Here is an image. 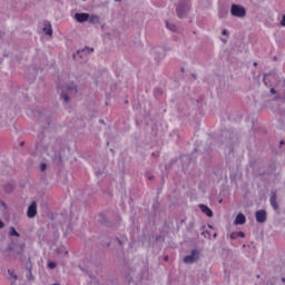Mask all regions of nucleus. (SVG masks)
Instances as JSON below:
<instances>
[{"mask_svg":"<svg viewBox=\"0 0 285 285\" xmlns=\"http://www.w3.org/2000/svg\"><path fill=\"white\" fill-rule=\"evenodd\" d=\"M61 91V99H63L65 104H68L70 101V98L68 95H77V86L72 85L71 87H62L60 88Z\"/></svg>","mask_w":285,"mask_h":285,"instance_id":"obj_1","label":"nucleus"},{"mask_svg":"<svg viewBox=\"0 0 285 285\" xmlns=\"http://www.w3.org/2000/svg\"><path fill=\"white\" fill-rule=\"evenodd\" d=\"M230 13L233 17L244 18L246 17V9L238 4H232Z\"/></svg>","mask_w":285,"mask_h":285,"instance_id":"obj_2","label":"nucleus"},{"mask_svg":"<svg viewBox=\"0 0 285 285\" xmlns=\"http://www.w3.org/2000/svg\"><path fill=\"white\" fill-rule=\"evenodd\" d=\"M197 259H199V253L197 250H191L190 255L185 256L184 262L185 264H194Z\"/></svg>","mask_w":285,"mask_h":285,"instance_id":"obj_3","label":"nucleus"},{"mask_svg":"<svg viewBox=\"0 0 285 285\" xmlns=\"http://www.w3.org/2000/svg\"><path fill=\"white\" fill-rule=\"evenodd\" d=\"M255 217H256V222H258V224H264V222H266V210L264 209H259L255 213Z\"/></svg>","mask_w":285,"mask_h":285,"instance_id":"obj_4","label":"nucleus"},{"mask_svg":"<svg viewBox=\"0 0 285 285\" xmlns=\"http://www.w3.org/2000/svg\"><path fill=\"white\" fill-rule=\"evenodd\" d=\"M27 215L30 219L37 216V203L32 202L27 210Z\"/></svg>","mask_w":285,"mask_h":285,"instance_id":"obj_5","label":"nucleus"},{"mask_svg":"<svg viewBox=\"0 0 285 285\" xmlns=\"http://www.w3.org/2000/svg\"><path fill=\"white\" fill-rule=\"evenodd\" d=\"M90 18L89 13H76L75 19L78 21V23H85V21H88Z\"/></svg>","mask_w":285,"mask_h":285,"instance_id":"obj_6","label":"nucleus"},{"mask_svg":"<svg viewBox=\"0 0 285 285\" xmlns=\"http://www.w3.org/2000/svg\"><path fill=\"white\" fill-rule=\"evenodd\" d=\"M235 224H236V226H242V225L246 224V216H244V214H238L236 216Z\"/></svg>","mask_w":285,"mask_h":285,"instance_id":"obj_7","label":"nucleus"},{"mask_svg":"<svg viewBox=\"0 0 285 285\" xmlns=\"http://www.w3.org/2000/svg\"><path fill=\"white\" fill-rule=\"evenodd\" d=\"M176 12H177L178 17L181 19L184 17V12H188V6L184 7V6L179 4L176 9Z\"/></svg>","mask_w":285,"mask_h":285,"instance_id":"obj_8","label":"nucleus"},{"mask_svg":"<svg viewBox=\"0 0 285 285\" xmlns=\"http://www.w3.org/2000/svg\"><path fill=\"white\" fill-rule=\"evenodd\" d=\"M199 208L204 215H207V217H213V210L208 206L199 205Z\"/></svg>","mask_w":285,"mask_h":285,"instance_id":"obj_9","label":"nucleus"},{"mask_svg":"<svg viewBox=\"0 0 285 285\" xmlns=\"http://www.w3.org/2000/svg\"><path fill=\"white\" fill-rule=\"evenodd\" d=\"M88 19H89V23L96 24V23H100L101 22V18L99 16H97V14H91V16H89Z\"/></svg>","mask_w":285,"mask_h":285,"instance_id":"obj_10","label":"nucleus"},{"mask_svg":"<svg viewBox=\"0 0 285 285\" xmlns=\"http://www.w3.org/2000/svg\"><path fill=\"white\" fill-rule=\"evenodd\" d=\"M271 206L273 207L274 210H277L278 206H277V196L274 194L271 196Z\"/></svg>","mask_w":285,"mask_h":285,"instance_id":"obj_11","label":"nucleus"},{"mask_svg":"<svg viewBox=\"0 0 285 285\" xmlns=\"http://www.w3.org/2000/svg\"><path fill=\"white\" fill-rule=\"evenodd\" d=\"M86 52H87V55H90V52H95V49L86 47L81 51H78L77 55H80V57H81V55H86Z\"/></svg>","mask_w":285,"mask_h":285,"instance_id":"obj_12","label":"nucleus"},{"mask_svg":"<svg viewBox=\"0 0 285 285\" xmlns=\"http://www.w3.org/2000/svg\"><path fill=\"white\" fill-rule=\"evenodd\" d=\"M45 35H48V37H52V26L49 23L43 28Z\"/></svg>","mask_w":285,"mask_h":285,"instance_id":"obj_13","label":"nucleus"},{"mask_svg":"<svg viewBox=\"0 0 285 285\" xmlns=\"http://www.w3.org/2000/svg\"><path fill=\"white\" fill-rule=\"evenodd\" d=\"M9 235L11 237H20V235L18 234L17 229H14V227H10Z\"/></svg>","mask_w":285,"mask_h":285,"instance_id":"obj_14","label":"nucleus"},{"mask_svg":"<svg viewBox=\"0 0 285 285\" xmlns=\"http://www.w3.org/2000/svg\"><path fill=\"white\" fill-rule=\"evenodd\" d=\"M166 27L168 30H171V32H175L177 30V27L175 24H170L168 21H166Z\"/></svg>","mask_w":285,"mask_h":285,"instance_id":"obj_15","label":"nucleus"},{"mask_svg":"<svg viewBox=\"0 0 285 285\" xmlns=\"http://www.w3.org/2000/svg\"><path fill=\"white\" fill-rule=\"evenodd\" d=\"M48 268H50V269L57 268V263H55V262H49V263H48Z\"/></svg>","mask_w":285,"mask_h":285,"instance_id":"obj_16","label":"nucleus"},{"mask_svg":"<svg viewBox=\"0 0 285 285\" xmlns=\"http://www.w3.org/2000/svg\"><path fill=\"white\" fill-rule=\"evenodd\" d=\"M46 168H48V166L46 165V163H42L40 165V170L43 173V170H46Z\"/></svg>","mask_w":285,"mask_h":285,"instance_id":"obj_17","label":"nucleus"},{"mask_svg":"<svg viewBox=\"0 0 285 285\" xmlns=\"http://www.w3.org/2000/svg\"><path fill=\"white\" fill-rule=\"evenodd\" d=\"M10 277H13V279H17V275H14V272H12L11 269L8 271Z\"/></svg>","mask_w":285,"mask_h":285,"instance_id":"obj_18","label":"nucleus"},{"mask_svg":"<svg viewBox=\"0 0 285 285\" xmlns=\"http://www.w3.org/2000/svg\"><path fill=\"white\" fill-rule=\"evenodd\" d=\"M236 236H238V237H246V234H244V232H236Z\"/></svg>","mask_w":285,"mask_h":285,"instance_id":"obj_19","label":"nucleus"},{"mask_svg":"<svg viewBox=\"0 0 285 285\" xmlns=\"http://www.w3.org/2000/svg\"><path fill=\"white\" fill-rule=\"evenodd\" d=\"M237 237H238V236H237V233H232V234H230V239H237Z\"/></svg>","mask_w":285,"mask_h":285,"instance_id":"obj_20","label":"nucleus"},{"mask_svg":"<svg viewBox=\"0 0 285 285\" xmlns=\"http://www.w3.org/2000/svg\"><path fill=\"white\" fill-rule=\"evenodd\" d=\"M281 26H283V28H285V14L283 16V19L281 21Z\"/></svg>","mask_w":285,"mask_h":285,"instance_id":"obj_21","label":"nucleus"},{"mask_svg":"<svg viewBox=\"0 0 285 285\" xmlns=\"http://www.w3.org/2000/svg\"><path fill=\"white\" fill-rule=\"evenodd\" d=\"M271 92H272V95H275V92H277V91H275V89H271Z\"/></svg>","mask_w":285,"mask_h":285,"instance_id":"obj_22","label":"nucleus"},{"mask_svg":"<svg viewBox=\"0 0 285 285\" xmlns=\"http://www.w3.org/2000/svg\"><path fill=\"white\" fill-rule=\"evenodd\" d=\"M223 35H228V31L227 30H223Z\"/></svg>","mask_w":285,"mask_h":285,"instance_id":"obj_23","label":"nucleus"},{"mask_svg":"<svg viewBox=\"0 0 285 285\" xmlns=\"http://www.w3.org/2000/svg\"><path fill=\"white\" fill-rule=\"evenodd\" d=\"M0 228H3V222L0 220Z\"/></svg>","mask_w":285,"mask_h":285,"instance_id":"obj_24","label":"nucleus"},{"mask_svg":"<svg viewBox=\"0 0 285 285\" xmlns=\"http://www.w3.org/2000/svg\"><path fill=\"white\" fill-rule=\"evenodd\" d=\"M164 259H165V262H168V256H165V258H164Z\"/></svg>","mask_w":285,"mask_h":285,"instance_id":"obj_25","label":"nucleus"},{"mask_svg":"<svg viewBox=\"0 0 285 285\" xmlns=\"http://www.w3.org/2000/svg\"><path fill=\"white\" fill-rule=\"evenodd\" d=\"M281 146H284V140L281 141Z\"/></svg>","mask_w":285,"mask_h":285,"instance_id":"obj_26","label":"nucleus"},{"mask_svg":"<svg viewBox=\"0 0 285 285\" xmlns=\"http://www.w3.org/2000/svg\"><path fill=\"white\" fill-rule=\"evenodd\" d=\"M23 144H24L23 141H22V142H20V146H23Z\"/></svg>","mask_w":285,"mask_h":285,"instance_id":"obj_27","label":"nucleus"},{"mask_svg":"<svg viewBox=\"0 0 285 285\" xmlns=\"http://www.w3.org/2000/svg\"><path fill=\"white\" fill-rule=\"evenodd\" d=\"M254 66H257V62H254Z\"/></svg>","mask_w":285,"mask_h":285,"instance_id":"obj_28","label":"nucleus"},{"mask_svg":"<svg viewBox=\"0 0 285 285\" xmlns=\"http://www.w3.org/2000/svg\"><path fill=\"white\" fill-rule=\"evenodd\" d=\"M115 1H121V0H115Z\"/></svg>","mask_w":285,"mask_h":285,"instance_id":"obj_29","label":"nucleus"},{"mask_svg":"<svg viewBox=\"0 0 285 285\" xmlns=\"http://www.w3.org/2000/svg\"><path fill=\"white\" fill-rule=\"evenodd\" d=\"M52 285H58V284H52Z\"/></svg>","mask_w":285,"mask_h":285,"instance_id":"obj_30","label":"nucleus"}]
</instances>
